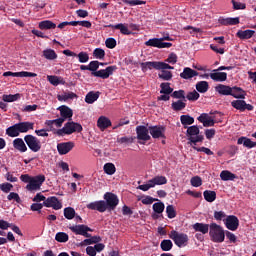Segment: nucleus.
Instances as JSON below:
<instances>
[{
  "label": "nucleus",
  "instance_id": "nucleus-1",
  "mask_svg": "<svg viewBox=\"0 0 256 256\" xmlns=\"http://www.w3.org/2000/svg\"><path fill=\"white\" fill-rule=\"evenodd\" d=\"M99 65H103V63H100L97 60L91 61L88 64L89 71H91L92 77H99L100 79H109V77H111V75H113V73H115V70L117 69V66L113 65L97 71V69H99Z\"/></svg>",
  "mask_w": 256,
  "mask_h": 256
},
{
  "label": "nucleus",
  "instance_id": "nucleus-2",
  "mask_svg": "<svg viewBox=\"0 0 256 256\" xmlns=\"http://www.w3.org/2000/svg\"><path fill=\"white\" fill-rule=\"evenodd\" d=\"M186 137L192 145H197V143H203L205 136L201 134V130L203 127H199L197 125L189 126L186 128Z\"/></svg>",
  "mask_w": 256,
  "mask_h": 256
},
{
  "label": "nucleus",
  "instance_id": "nucleus-3",
  "mask_svg": "<svg viewBox=\"0 0 256 256\" xmlns=\"http://www.w3.org/2000/svg\"><path fill=\"white\" fill-rule=\"evenodd\" d=\"M83 126L77 122H67L62 129H58L55 134L58 137H64V135H73V133H81Z\"/></svg>",
  "mask_w": 256,
  "mask_h": 256
},
{
  "label": "nucleus",
  "instance_id": "nucleus-4",
  "mask_svg": "<svg viewBox=\"0 0 256 256\" xmlns=\"http://www.w3.org/2000/svg\"><path fill=\"white\" fill-rule=\"evenodd\" d=\"M209 235L214 243H223L225 241V230L215 222L210 224Z\"/></svg>",
  "mask_w": 256,
  "mask_h": 256
},
{
  "label": "nucleus",
  "instance_id": "nucleus-5",
  "mask_svg": "<svg viewBox=\"0 0 256 256\" xmlns=\"http://www.w3.org/2000/svg\"><path fill=\"white\" fill-rule=\"evenodd\" d=\"M104 205L106 207V211L111 213V211H115L117 209V205H119V197L113 192H106L104 194Z\"/></svg>",
  "mask_w": 256,
  "mask_h": 256
},
{
  "label": "nucleus",
  "instance_id": "nucleus-6",
  "mask_svg": "<svg viewBox=\"0 0 256 256\" xmlns=\"http://www.w3.org/2000/svg\"><path fill=\"white\" fill-rule=\"evenodd\" d=\"M141 70L143 73H147L149 69H175V67L165 62L153 61V62H142L140 63Z\"/></svg>",
  "mask_w": 256,
  "mask_h": 256
},
{
  "label": "nucleus",
  "instance_id": "nucleus-7",
  "mask_svg": "<svg viewBox=\"0 0 256 256\" xmlns=\"http://www.w3.org/2000/svg\"><path fill=\"white\" fill-rule=\"evenodd\" d=\"M170 239L174 241L177 247H187L189 243V236L185 233H179L176 230H172L169 234Z\"/></svg>",
  "mask_w": 256,
  "mask_h": 256
},
{
  "label": "nucleus",
  "instance_id": "nucleus-8",
  "mask_svg": "<svg viewBox=\"0 0 256 256\" xmlns=\"http://www.w3.org/2000/svg\"><path fill=\"white\" fill-rule=\"evenodd\" d=\"M24 141L32 153H39V151H41V140L36 136L27 134L24 136Z\"/></svg>",
  "mask_w": 256,
  "mask_h": 256
},
{
  "label": "nucleus",
  "instance_id": "nucleus-9",
  "mask_svg": "<svg viewBox=\"0 0 256 256\" xmlns=\"http://www.w3.org/2000/svg\"><path fill=\"white\" fill-rule=\"evenodd\" d=\"M45 183V175L40 174L37 176H33L30 180V184L26 185L27 191L33 192V191H39L41 189V185Z\"/></svg>",
  "mask_w": 256,
  "mask_h": 256
},
{
  "label": "nucleus",
  "instance_id": "nucleus-10",
  "mask_svg": "<svg viewBox=\"0 0 256 256\" xmlns=\"http://www.w3.org/2000/svg\"><path fill=\"white\" fill-rule=\"evenodd\" d=\"M69 229L72 231V233H75V235H82L83 237H91V234L89 232H93V229H91L87 225H76V226H71Z\"/></svg>",
  "mask_w": 256,
  "mask_h": 256
},
{
  "label": "nucleus",
  "instance_id": "nucleus-11",
  "mask_svg": "<svg viewBox=\"0 0 256 256\" xmlns=\"http://www.w3.org/2000/svg\"><path fill=\"white\" fill-rule=\"evenodd\" d=\"M231 106L234 109H237V111H240L241 113H243L244 111H253L255 109L253 105L247 104L245 100H233L231 102Z\"/></svg>",
  "mask_w": 256,
  "mask_h": 256
},
{
  "label": "nucleus",
  "instance_id": "nucleus-12",
  "mask_svg": "<svg viewBox=\"0 0 256 256\" xmlns=\"http://www.w3.org/2000/svg\"><path fill=\"white\" fill-rule=\"evenodd\" d=\"M149 133V127L147 128V126L140 125L136 127V135L139 141H151Z\"/></svg>",
  "mask_w": 256,
  "mask_h": 256
},
{
  "label": "nucleus",
  "instance_id": "nucleus-13",
  "mask_svg": "<svg viewBox=\"0 0 256 256\" xmlns=\"http://www.w3.org/2000/svg\"><path fill=\"white\" fill-rule=\"evenodd\" d=\"M44 207H52L55 211H59V209H63V204L59 201L58 197L51 196L48 197L43 202Z\"/></svg>",
  "mask_w": 256,
  "mask_h": 256
},
{
  "label": "nucleus",
  "instance_id": "nucleus-14",
  "mask_svg": "<svg viewBox=\"0 0 256 256\" xmlns=\"http://www.w3.org/2000/svg\"><path fill=\"white\" fill-rule=\"evenodd\" d=\"M150 135L153 139H165V128L164 126H149Z\"/></svg>",
  "mask_w": 256,
  "mask_h": 256
},
{
  "label": "nucleus",
  "instance_id": "nucleus-15",
  "mask_svg": "<svg viewBox=\"0 0 256 256\" xmlns=\"http://www.w3.org/2000/svg\"><path fill=\"white\" fill-rule=\"evenodd\" d=\"M224 224L229 231H237L239 229V218L235 215H229L226 217Z\"/></svg>",
  "mask_w": 256,
  "mask_h": 256
},
{
  "label": "nucleus",
  "instance_id": "nucleus-16",
  "mask_svg": "<svg viewBox=\"0 0 256 256\" xmlns=\"http://www.w3.org/2000/svg\"><path fill=\"white\" fill-rule=\"evenodd\" d=\"M87 209L91 211H98L99 213H105L107 207H105V200L94 201L87 204Z\"/></svg>",
  "mask_w": 256,
  "mask_h": 256
},
{
  "label": "nucleus",
  "instance_id": "nucleus-17",
  "mask_svg": "<svg viewBox=\"0 0 256 256\" xmlns=\"http://www.w3.org/2000/svg\"><path fill=\"white\" fill-rule=\"evenodd\" d=\"M73 147H75V143L71 141L62 142L57 144V151L59 155H67V153L73 150Z\"/></svg>",
  "mask_w": 256,
  "mask_h": 256
},
{
  "label": "nucleus",
  "instance_id": "nucleus-18",
  "mask_svg": "<svg viewBox=\"0 0 256 256\" xmlns=\"http://www.w3.org/2000/svg\"><path fill=\"white\" fill-rule=\"evenodd\" d=\"M60 110V118L63 121H67V119H71L73 117V110L66 105L60 106L58 108Z\"/></svg>",
  "mask_w": 256,
  "mask_h": 256
},
{
  "label": "nucleus",
  "instance_id": "nucleus-19",
  "mask_svg": "<svg viewBox=\"0 0 256 256\" xmlns=\"http://www.w3.org/2000/svg\"><path fill=\"white\" fill-rule=\"evenodd\" d=\"M26 142L22 140V138H16L13 140V147L16 149V151H19L20 153H27V144Z\"/></svg>",
  "mask_w": 256,
  "mask_h": 256
},
{
  "label": "nucleus",
  "instance_id": "nucleus-20",
  "mask_svg": "<svg viewBox=\"0 0 256 256\" xmlns=\"http://www.w3.org/2000/svg\"><path fill=\"white\" fill-rule=\"evenodd\" d=\"M197 76H199V72L191 69L190 67H185L183 69V72L180 73L181 79H186V80L193 79V77H197Z\"/></svg>",
  "mask_w": 256,
  "mask_h": 256
},
{
  "label": "nucleus",
  "instance_id": "nucleus-21",
  "mask_svg": "<svg viewBox=\"0 0 256 256\" xmlns=\"http://www.w3.org/2000/svg\"><path fill=\"white\" fill-rule=\"evenodd\" d=\"M192 229H194V231L198 233H202V235H207V233H209L210 230V225L197 222L192 225Z\"/></svg>",
  "mask_w": 256,
  "mask_h": 256
},
{
  "label": "nucleus",
  "instance_id": "nucleus-22",
  "mask_svg": "<svg viewBox=\"0 0 256 256\" xmlns=\"http://www.w3.org/2000/svg\"><path fill=\"white\" fill-rule=\"evenodd\" d=\"M16 126L18 127L19 133H28L29 131L33 130V127H35V124L32 122H20L16 123Z\"/></svg>",
  "mask_w": 256,
  "mask_h": 256
},
{
  "label": "nucleus",
  "instance_id": "nucleus-23",
  "mask_svg": "<svg viewBox=\"0 0 256 256\" xmlns=\"http://www.w3.org/2000/svg\"><path fill=\"white\" fill-rule=\"evenodd\" d=\"M97 127L100 128V131H105L111 127V120L105 116H100L97 120Z\"/></svg>",
  "mask_w": 256,
  "mask_h": 256
},
{
  "label": "nucleus",
  "instance_id": "nucleus-24",
  "mask_svg": "<svg viewBox=\"0 0 256 256\" xmlns=\"http://www.w3.org/2000/svg\"><path fill=\"white\" fill-rule=\"evenodd\" d=\"M237 145H243V147H246L247 149H253V147H256V142H253L245 136H241L237 140Z\"/></svg>",
  "mask_w": 256,
  "mask_h": 256
},
{
  "label": "nucleus",
  "instance_id": "nucleus-25",
  "mask_svg": "<svg viewBox=\"0 0 256 256\" xmlns=\"http://www.w3.org/2000/svg\"><path fill=\"white\" fill-rule=\"evenodd\" d=\"M109 29H118L122 35H131L130 29L127 27V24L119 23L116 25L110 24L107 26Z\"/></svg>",
  "mask_w": 256,
  "mask_h": 256
},
{
  "label": "nucleus",
  "instance_id": "nucleus-26",
  "mask_svg": "<svg viewBox=\"0 0 256 256\" xmlns=\"http://www.w3.org/2000/svg\"><path fill=\"white\" fill-rule=\"evenodd\" d=\"M230 95L234 97V99H245L247 92H245L241 87L233 86Z\"/></svg>",
  "mask_w": 256,
  "mask_h": 256
},
{
  "label": "nucleus",
  "instance_id": "nucleus-27",
  "mask_svg": "<svg viewBox=\"0 0 256 256\" xmlns=\"http://www.w3.org/2000/svg\"><path fill=\"white\" fill-rule=\"evenodd\" d=\"M215 91H216V93H219V95L229 96V95H231L232 87L227 86L225 84H218L215 87Z\"/></svg>",
  "mask_w": 256,
  "mask_h": 256
},
{
  "label": "nucleus",
  "instance_id": "nucleus-28",
  "mask_svg": "<svg viewBox=\"0 0 256 256\" xmlns=\"http://www.w3.org/2000/svg\"><path fill=\"white\" fill-rule=\"evenodd\" d=\"M180 122L182 123L184 129H188L189 125H193V123H195V118L189 114L181 115Z\"/></svg>",
  "mask_w": 256,
  "mask_h": 256
},
{
  "label": "nucleus",
  "instance_id": "nucleus-29",
  "mask_svg": "<svg viewBox=\"0 0 256 256\" xmlns=\"http://www.w3.org/2000/svg\"><path fill=\"white\" fill-rule=\"evenodd\" d=\"M210 79H212V81L223 83V81H227V73L226 72L210 73Z\"/></svg>",
  "mask_w": 256,
  "mask_h": 256
},
{
  "label": "nucleus",
  "instance_id": "nucleus-30",
  "mask_svg": "<svg viewBox=\"0 0 256 256\" xmlns=\"http://www.w3.org/2000/svg\"><path fill=\"white\" fill-rule=\"evenodd\" d=\"M159 79L162 81H171L173 79V73L167 69H157Z\"/></svg>",
  "mask_w": 256,
  "mask_h": 256
},
{
  "label": "nucleus",
  "instance_id": "nucleus-31",
  "mask_svg": "<svg viewBox=\"0 0 256 256\" xmlns=\"http://www.w3.org/2000/svg\"><path fill=\"white\" fill-rule=\"evenodd\" d=\"M100 95H101V92H99V91H97V92L90 91L87 93V95L85 97V102L88 103V105H92V103H95V101H97V99H99Z\"/></svg>",
  "mask_w": 256,
  "mask_h": 256
},
{
  "label": "nucleus",
  "instance_id": "nucleus-32",
  "mask_svg": "<svg viewBox=\"0 0 256 256\" xmlns=\"http://www.w3.org/2000/svg\"><path fill=\"white\" fill-rule=\"evenodd\" d=\"M255 35V31L254 30H239L236 33V36L238 37V39H251V37H253Z\"/></svg>",
  "mask_w": 256,
  "mask_h": 256
},
{
  "label": "nucleus",
  "instance_id": "nucleus-33",
  "mask_svg": "<svg viewBox=\"0 0 256 256\" xmlns=\"http://www.w3.org/2000/svg\"><path fill=\"white\" fill-rule=\"evenodd\" d=\"M160 93L161 95H172L173 88L171 87V83L163 82L160 84Z\"/></svg>",
  "mask_w": 256,
  "mask_h": 256
},
{
  "label": "nucleus",
  "instance_id": "nucleus-34",
  "mask_svg": "<svg viewBox=\"0 0 256 256\" xmlns=\"http://www.w3.org/2000/svg\"><path fill=\"white\" fill-rule=\"evenodd\" d=\"M57 27V24L53 23L51 20H44L39 23V29L42 31L49 30V29H55Z\"/></svg>",
  "mask_w": 256,
  "mask_h": 256
},
{
  "label": "nucleus",
  "instance_id": "nucleus-35",
  "mask_svg": "<svg viewBox=\"0 0 256 256\" xmlns=\"http://www.w3.org/2000/svg\"><path fill=\"white\" fill-rule=\"evenodd\" d=\"M203 196L205 201H207V203H213V201H215V199H217V192L213 191V190H205L203 192Z\"/></svg>",
  "mask_w": 256,
  "mask_h": 256
},
{
  "label": "nucleus",
  "instance_id": "nucleus-36",
  "mask_svg": "<svg viewBox=\"0 0 256 256\" xmlns=\"http://www.w3.org/2000/svg\"><path fill=\"white\" fill-rule=\"evenodd\" d=\"M220 25H239V17L236 18H220L219 19Z\"/></svg>",
  "mask_w": 256,
  "mask_h": 256
},
{
  "label": "nucleus",
  "instance_id": "nucleus-37",
  "mask_svg": "<svg viewBox=\"0 0 256 256\" xmlns=\"http://www.w3.org/2000/svg\"><path fill=\"white\" fill-rule=\"evenodd\" d=\"M220 178L222 181H234L237 179V176L229 170H224L220 173Z\"/></svg>",
  "mask_w": 256,
  "mask_h": 256
},
{
  "label": "nucleus",
  "instance_id": "nucleus-38",
  "mask_svg": "<svg viewBox=\"0 0 256 256\" xmlns=\"http://www.w3.org/2000/svg\"><path fill=\"white\" fill-rule=\"evenodd\" d=\"M3 102L4 103H13L15 101H19V99H21V94L17 93V94H4L3 97Z\"/></svg>",
  "mask_w": 256,
  "mask_h": 256
},
{
  "label": "nucleus",
  "instance_id": "nucleus-39",
  "mask_svg": "<svg viewBox=\"0 0 256 256\" xmlns=\"http://www.w3.org/2000/svg\"><path fill=\"white\" fill-rule=\"evenodd\" d=\"M150 183H152V187H155L156 185H167V177L155 176L154 178L150 179Z\"/></svg>",
  "mask_w": 256,
  "mask_h": 256
},
{
  "label": "nucleus",
  "instance_id": "nucleus-40",
  "mask_svg": "<svg viewBox=\"0 0 256 256\" xmlns=\"http://www.w3.org/2000/svg\"><path fill=\"white\" fill-rule=\"evenodd\" d=\"M196 91H198V93H207L209 91V82L207 81L197 82Z\"/></svg>",
  "mask_w": 256,
  "mask_h": 256
},
{
  "label": "nucleus",
  "instance_id": "nucleus-41",
  "mask_svg": "<svg viewBox=\"0 0 256 256\" xmlns=\"http://www.w3.org/2000/svg\"><path fill=\"white\" fill-rule=\"evenodd\" d=\"M185 107H187V103L183 100L173 101L171 104V109H173V111H183Z\"/></svg>",
  "mask_w": 256,
  "mask_h": 256
},
{
  "label": "nucleus",
  "instance_id": "nucleus-42",
  "mask_svg": "<svg viewBox=\"0 0 256 256\" xmlns=\"http://www.w3.org/2000/svg\"><path fill=\"white\" fill-rule=\"evenodd\" d=\"M6 135H8V137H19L20 132H19V128L17 126V124H14L13 126H10L6 129Z\"/></svg>",
  "mask_w": 256,
  "mask_h": 256
},
{
  "label": "nucleus",
  "instance_id": "nucleus-43",
  "mask_svg": "<svg viewBox=\"0 0 256 256\" xmlns=\"http://www.w3.org/2000/svg\"><path fill=\"white\" fill-rule=\"evenodd\" d=\"M43 57L48 61H55L57 59V53L53 49H46L43 51Z\"/></svg>",
  "mask_w": 256,
  "mask_h": 256
},
{
  "label": "nucleus",
  "instance_id": "nucleus-44",
  "mask_svg": "<svg viewBox=\"0 0 256 256\" xmlns=\"http://www.w3.org/2000/svg\"><path fill=\"white\" fill-rule=\"evenodd\" d=\"M146 47H156L160 49L161 46V38H151L145 42Z\"/></svg>",
  "mask_w": 256,
  "mask_h": 256
},
{
  "label": "nucleus",
  "instance_id": "nucleus-45",
  "mask_svg": "<svg viewBox=\"0 0 256 256\" xmlns=\"http://www.w3.org/2000/svg\"><path fill=\"white\" fill-rule=\"evenodd\" d=\"M75 208L73 207H66L64 208V217L65 219H68L69 221H71V219H75Z\"/></svg>",
  "mask_w": 256,
  "mask_h": 256
},
{
  "label": "nucleus",
  "instance_id": "nucleus-46",
  "mask_svg": "<svg viewBox=\"0 0 256 256\" xmlns=\"http://www.w3.org/2000/svg\"><path fill=\"white\" fill-rule=\"evenodd\" d=\"M55 240L58 243H67V241H69V234L65 232H58L56 233Z\"/></svg>",
  "mask_w": 256,
  "mask_h": 256
},
{
  "label": "nucleus",
  "instance_id": "nucleus-47",
  "mask_svg": "<svg viewBox=\"0 0 256 256\" xmlns=\"http://www.w3.org/2000/svg\"><path fill=\"white\" fill-rule=\"evenodd\" d=\"M171 97L173 99H178L179 100H183V101H187L186 100V96H185V90H176V91H173L172 94H171Z\"/></svg>",
  "mask_w": 256,
  "mask_h": 256
},
{
  "label": "nucleus",
  "instance_id": "nucleus-48",
  "mask_svg": "<svg viewBox=\"0 0 256 256\" xmlns=\"http://www.w3.org/2000/svg\"><path fill=\"white\" fill-rule=\"evenodd\" d=\"M152 209L154 213L161 215L165 211V204L163 202H156L153 204Z\"/></svg>",
  "mask_w": 256,
  "mask_h": 256
},
{
  "label": "nucleus",
  "instance_id": "nucleus-49",
  "mask_svg": "<svg viewBox=\"0 0 256 256\" xmlns=\"http://www.w3.org/2000/svg\"><path fill=\"white\" fill-rule=\"evenodd\" d=\"M115 171H117V168H115V164L106 163L104 165V173H106V175H115Z\"/></svg>",
  "mask_w": 256,
  "mask_h": 256
},
{
  "label": "nucleus",
  "instance_id": "nucleus-50",
  "mask_svg": "<svg viewBox=\"0 0 256 256\" xmlns=\"http://www.w3.org/2000/svg\"><path fill=\"white\" fill-rule=\"evenodd\" d=\"M166 214L168 219H175L177 217V211L175 210V206L168 205L166 207Z\"/></svg>",
  "mask_w": 256,
  "mask_h": 256
},
{
  "label": "nucleus",
  "instance_id": "nucleus-51",
  "mask_svg": "<svg viewBox=\"0 0 256 256\" xmlns=\"http://www.w3.org/2000/svg\"><path fill=\"white\" fill-rule=\"evenodd\" d=\"M160 248L162 251H171V249H173V242L171 240H162Z\"/></svg>",
  "mask_w": 256,
  "mask_h": 256
},
{
  "label": "nucleus",
  "instance_id": "nucleus-52",
  "mask_svg": "<svg viewBox=\"0 0 256 256\" xmlns=\"http://www.w3.org/2000/svg\"><path fill=\"white\" fill-rule=\"evenodd\" d=\"M133 141H135V138L133 137L124 136L121 138H117V143H120L121 145H131Z\"/></svg>",
  "mask_w": 256,
  "mask_h": 256
},
{
  "label": "nucleus",
  "instance_id": "nucleus-53",
  "mask_svg": "<svg viewBox=\"0 0 256 256\" xmlns=\"http://www.w3.org/2000/svg\"><path fill=\"white\" fill-rule=\"evenodd\" d=\"M200 97H201V95L199 94V92H197V90L188 92V94L186 95V99L188 101H197Z\"/></svg>",
  "mask_w": 256,
  "mask_h": 256
},
{
  "label": "nucleus",
  "instance_id": "nucleus-54",
  "mask_svg": "<svg viewBox=\"0 0 256 256\" xmlns=\"http://www.w3.org/2000/svg\"><path fill=\"white\" fill-rule=\"evenodd\" d=\"M47 80L49 83H51V85H54V87H57V85H61V83H63L58 76L53 75L47 76Z\"/></svg>",
  "mask_w": 256,
  "mask_h": 256
},
{
  "label": "nucleus",
  "instance_id": "nucleus-55",
  "mask_svg": "<svg viewBox=\"0 0 256 256\" xmlns=\"http://www.w3.org/2000/svg\"><path fill=\"white\" fill-rule=\"evenodd\" d=\"M122 3H125V5H130V7L145 5V1L142 0H122Z\"/></svg>",
  "mask_w": 256,
  "mask_h": 256
},
{
  "label": "nucleus",
  "instance_id": "nucleus-56",
  "mask_svg": "<svg viewBox=\"0 0 256 256\" xmlns=\"http://www.w3.org/2000/svg\"><path fill=\"white\" fill-rule=\"evenodd\" d=\"M190 183L192 187H201L203 185V180L199 176H194L191 178Z\"/></svg>",
  "mask_w": 256,
  "mask_h": 256
},
{
  "label": "nucleus",
  "instance_id": "nucleus-57",
  "mask_svg": "<svg viewBox=\"0 0 256 256\" xmlns=\"http://www.w3.org/2000/svg\"><path fill=\"white\" fill-rule=\"evenodd\" d=\"M93 56L95 57V59H105V50H103L102 48H96L93 51Z\"/></svg>",
  "mask_w": 256,
  "mask_h": 256
},
{
  "label": "nucleus",
  "instance_id": "nucleus-58",
  "mask_svg": "<svg viewBox=\"0 0 256 256\" xmlns=\"http://www.w3.org/2000/svg\"><path fill=\"white\" fill-rule=\"evenodd\" d=\"M76 57H78L79 63H87L89 61V54L87 52H80L76 54Z\"/></svg>",
  "mask_w": 256,
  "mask_h": 256
},
{
  "label": "nucleus",
  "instance_id": "nucleus-59",
  "mask_svg": "<svg viewBox=\"0 0 256 256\" xmlns=\"http://www.w3.org/2000/svg\"><path fill=\"white\" fill-rule=\"evenodd\" d=\"M231 3L233 5V9H235V11L247 9V5L245 3L237 2L235 0H231Z\"/></svg>",
  "mask_w": 256,
  "mask_h": 256
},
{
  "label": "nucleus",
  "instance_id": "nucleus-60",
  "mask_svg": "<svg viewBox=\"0 0 256 256\" xmlns=\"http://www.w3.org/2000/svg\"><path fill=\"white\" fill-rule=\"evenodd\" d=\"M105 45L107 49H115V47H117V40H115V38H108L105 41Z\"/></svg>",
  "mask_w": 256,
  "mask_h": 256
},
{
  "label": "nucleus",
  "instance_id": "nucleus-61",
  "mask_svg": "<svg viewBox=\"0 0 256 256\" xmlns=\"http://www.w3.org/2000/svg\"><path fill=\"white\" fill-rule=\"evenodd\" d=\"M11 189H13V184L11 183H2L0 184V190L3 191V193H10Z\"/></svg>",
  "mask_w": 256,
  "mask_h": 256
},
{
  "label": "nucleus",
  "instance_id": "nucleus-62",
  "mask_svg": "<svg viewBox=\"0 0 256 256\" xmlns=\"http://www.w3.org/2000/svg\"><path fill=\"white\" fill-rule=\"evenodd\" d=\"M177 59H178L177 54L172 52L168 55V58L165 60V62L170 63V65H175V63H177Z\"/></svg>",
  "mask_w": 256,
  "mask_h": 256
},
{
  "label": "nucleus",
  "instance_id": "nucleus-63",
  "mask_svg": "<svg viewBox=\"0 0 256 256\" xmlns=\"http://www.w3.org/2000/svg\"><path fill=\"white\" fill-rule=\"evenodd\" d=\"M8 201H16V203H21V197H19V194L16 192H11L8 196H7Z\"/></svg>",
  "mask_w": 256,
  "mask_h": 256
},
{
  "label": "nucleus",
  "instance_id": "nucleus-64",
  "mask_svg": "<svg viewBox=\"0 0 256 256\" xmlns=\"http://www.w3.org/2000/svg\"><path fill=\"white\" fill-rule=\"evenodd\" d=\"M193 149L195 151H198L199 153H205L206 155H214L213 151H211V149L207 148V147H195L193 146Z\"/></svg>",
  "mask_w": 256,
  "mask_h": 256
}]
</instances>
